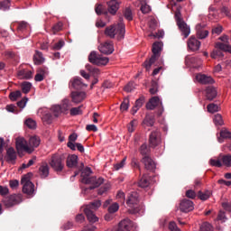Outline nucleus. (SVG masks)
I'll return each mask as SVG.
<instances>
[{
  "mask_svg": "<svg viewBox=\"0 0 231 231\" xmlns=\"http://www.w3.org/2000/svg\"><path fill=\"white\" fill-rule=\"evenodd\" d=\"M217 97V90L214 87H208L206 88V98L207 100L212 101Z\"/></svg>",
  "mask_w": 231,
  "mask_h": 231,
  "instance_id": "393cba45",
  "label": "nucleus"
},
{
  "mask_svg": "<svg viewBox=\"0 0 231 231\" xmlns=\"http://www.w3.org/2000/svg\"><path fill=\"white\" fill-rule=\"evenodd\" d=\"M141 12L142 14H149V12H151V6L147 4L142 5Z\"/></svg>",
  "mask_w": 231,
  "mask_h": 231,
  "instance_id": "774afa93",
  "label": "nucleus"
},
{
  "mask_svg": "<svg viewBox=\"0 0 231 231\" xmlns=\"http://www.w3.org/2000/svg\"><path fill=\"white\" fill-rule=\"evenodd\" d=\"M213 122L215 125H223V124H225L223 121V116L220 114L215 115Z\"/></svg>",
  "mask_w": 231,
  "mask_h": 231,
  "instance_id": "8fccbe9b",
  "label": "nucleus"
},
{
  "mask_svg": "<svg viewBox=\"0 0 231 231\" xmlns=\"http://www.w3.org/2000/svg\"><path fill=\"white\" fill-rule=\"evenodd\" d=\"M10 193V189L8 187L1 186L0 185V196L6 198V195Z\"/></svg>",
  "mask_w": 231,
  "mask_h": 231,
  "instance_id": "680f3d73",
  "label": "nucleus"
},
{
  "mask_svg": "<svg viewBox=\"0 0 231 231\" xmlns=\"http://www.w3.org/2000/svg\"><path fill=\"white\" fill-rule=\"evenodd\" d=\"M98 50L101 53H104L105 55H111V53L115 51V49L113 47V42H105L98 47Z\"/></svg>",
  "mask_w": 231,
  "mask_h": 231,
  "instance_id": "4468645a",
  "label": "nucleus"
},
{
  "mask_svg": "<svg viewBox=\"0 0 231 231\" xmlns=\"http://www.w3.org/2000/svg\"><path fill=\"white\" fill-rule=\"evenodd\" d=\"M95 12L97 14V15H107L108 12L106 9V7L104 5H102V4H97L95 6Z\"/></svg>",
  "mask_w": 231,
  "mask_h": 231,
  "instance_id": "2f4dec72",
  "label": "nucleus"
},
{
  "mask_svg": "<svg viewBox=\"0 0 231 231\" xmlns=\"http://www.w3.org/2000/svg\"><path fill=\"white\" fill-rule=\"evenodd\" d=\"M145 102V97L143 96L140 97L136 101H135V107H142L143 106V103Z\"/></svg>",
  "mask_w": 231,
  "mask_h": 231,
  "instance_id": "0e129e2a",
  "label": "nucleus"
},
{
  "mask_svg": "<svg viewBox=\"0 0 231 231\" xmlns=\"http://www.w3.org/2000/svg\"><path fill=\"white\" fill-rule=\"evenodd\" d=\"M196 31L198 39H207L208 37V30L205 29V25L197 24Z\"/></svg>",
  "mask_w": 231,
  "mask_h": 231,
  "instance_id": "412c9836",
  "label": "nucleus"
},
{
  "mask_svg": "<svg viewBox=\"0 0 231 231\" xmlns=\"http://www.w3.org/2000/svg\"><path fill=\"white\" fill-rule=\"evenodd\" d=\"M223 51H225L216 48L210 54L211 59H223L225 57Z\"/></svg>",
  "mask_w": 231,
  "mask_h": 231,
  "instance_id": "f704fd0d",
  "label": "nucleus"
},
{
  "mask_svg": "<svg viewBox=\"0 0 231 231\" xmlns=\"http://www.w3.org/2000/svg\"><path fill=\"white\" fill-rule=\"evenodd\" d=\"M159 106L158 116H162L163 113V106L162 105V101H160V97H152L149 102L146 104V109L152 111Z\"/></svg>",
  "mask_w": 231,
  "mask_h": 231,
  "instance_id": "9b49d317",
  "label": "nucleus"
},
{
  "mask_svg": "<svg viewBox=\"0 0 231 231\" xmlns=\"http://www.w3.org/2000/svg\"><path fill=\"white\" fill-rule=\"evenodd\" d=\"M100 207H102L100 200H94L86 206L84 212L89 223H97V221H98L97 215H95V210H98Z\"/></svg>",
  "mask_w": 231,
  "mask_h": 231,
  "instance_id": "20e7f679",
  "label": "nucleus"
},
{
  "mask_svg": "<svg viewBox=\"0 0 231 231\" xmlns=\"http://www.w3.org/2000/svg\"><path fill=\"white\" fill-rule=\"evenodd\" d=\"M33 174L32 172H29L22 177L21 184L23 185V194H28V196H32L33 192L35 191V185L32 184V182L30 181Z\"/></svg>",
  "mask_w": 231,
  "mask_h": 231,
  "instance_id": "6e6552de",
  "label": "nucleus"
},
{
  "mask_svg": "<svg viewBox=\"0 0 231 231\" xmlns=\"http://www.w3.org/2000/svg\"><path fill=\"white\" fill-rule=\"evenodd\" d=\"M72 88L74 89H82L83 88H88V85L82 82V79L75 78L72 81Z\"/></svg>",
  "mask_w": 231,
  "mask_h": 231,
  "instance_id": "c85d7f7f",
  "label": "nucleus"
},
{
  "mask_svg": "<svg viewBox=\"0 0 231 231\" xmlns=\"http://www.w3.org/2000/svg\"><path fill=\"white\" fill-rule=\"evenodd\" d=\"M107 4V11L108 14H111V15H116V12H118V8H120V4L116 2V0H110L106 2Z\"/></svg>",
  "mask_w": 231,
  "mask_h": 231,
  "instance_id": "aec40b11",
  "label": "nucleus"
},
{
  "mask_svg": "<svg viewBox=\"0 0 231 231\" xmlns=\"http://www.w3.org/2000/svg\"><path fill=\"white\" fill-rule=\"evenodd\" d=\"M199 231H212V225H210V223L204 222L200 226V230Z\"/></svg>",
  "mask_w": 231,
  "mask_h": 231,
  "instance_id": "052dcab7",
  "label": "nucleus"
},
{
  "mask_svg": "<svg viewBox=\"0 0 231 231\" xmlns=\"http://www.w3.org/2000/svg\"><path fill=\"white\" fill-rule=\"evenodd\" d=\"M125 158H124L120 162L114 165L115 171H120V169H123L124 165H125Z\"/></svg>",
  "mask_w": 231,
  "mask_h": 231,
  "instance_id": "69168bd1",
  "label": "nucleus"
},
{
  "mask_svg": "<svg viewBox=\"0 0 231 231\" xmlns=\"http://www.w3.org/2000/svg\"><path fill=\"white\" fill-rule=\"evenodd\" d=\"M71 98H72V102H74V104H80V102H82V100H84V98H86V93L79 92V91L72 92Z\"/></svg>",
  "mask_w": 231,
  "mask_h": 231,
  "instance_id": "5701e85b",
  "label": "nucleus"
},
{
  "mask_svg": "<svg viewBox=\"0 0 231 231\" xmlns=\"http://www.w3.org/2000/svg\"><path fill=\"white\" fill-rule=\"evenodd\" d=\"M156 122V119L154 118V116L152 115H146L143 124V125H147V127H152Z\"/></svg>",
  "mask_w": 231,
  "mask_h": 231,
  "instance_id": "c756f323",
  "label": "nucleus"
},
{
  "mask_svg": "<svg viewBox=\"0 0 231 231\" xmlns=\"http://www.w3.org/2000/svg\"><path fill=\"white\" fill-rule=\"evenodd\" d=\"M88 62L95 64L96 66H106L109 62V58L104 57L93 51L88 55Z\"/></svg>",
  "mask_w": 231,
  "mask_h": 231,
  "instance_id": "1a4fd4ad",
  "label": "nucleus"
},
{
  "mask_svg": "<svg viewBox=\"0 0 231 231\" xmlns=\"http://www.w3.org/2000/svg\"><path fill=\"white\" fill-rule=\"evenodd\" d=\"M121 111H127L129 109V98L125 97L120 106Z\"/></svg>",
  "mask_w": 231,
  "mask_h": 231,
  "instance_id": "13d9d810",
  "label": "nucleus"
},
{
  "mask_svg": "<svg viewBox=\"0 0 231 231\" xmlns=\"http://www.w3.org/2000/svg\"><path fill=\"white\" fill-rule=\"evenodd\" d=\"M82 107H84L82 105L78 107H72L70 109L71 116H77L78 115H82Z\"/></svg>",
  "mask_w": 231,
  "mask_h": 231,
  "instance_id": "a18cd8bd",
  "label": "nucleus"
},
{
  "mask_svg": "<svg viewBox=\"0 0 231 231\" xmlns=\"http://www.w3.org/2000/svg\"><path fill=\"white\" fill-rule=\"evenodd\" d=\"M196 79L199 84L207 85V84H214V79L212 77L205 75V74H198Z\"/></svg>",
  "mask_w": 231,
  "mask_h": 231,
  "instance_id": "4be33fe9",
  "label": "nucleus"
},
{
  "mask_svg": "<svg viewBox=\"0 0 231 231\" xmlns=\"http://www.w3.org/2000/svg\"><path fill=\"white\" fill-rule=\"evenodd\" d=\"M5 57H8V59H11L15 64H18L19 62V56L15 54L14 51H5Z\"/></svg>",
  "mask_w": 231,
  "mask_h": 231,
  "instance_id": "ea45409f",
  "label": "nucleus"
},
{
  "mask_svg": "<svg viewBox=\"0 0 231 231\" xmlns=\"http://www.w3.org/2000/svg\"><path fill=\"white\" fill-rule=\"evenodd\" d=\"M22 95H23V93H21V90L13 91L9 94V98L13 102H15V100H17V98H21Z\"/></svg>",
  "mask_w": 231,
  "mask_h": 231,
  "instance_id": "79ce46f5",
  "label": "nucleus"
},
{
  "mask_svg": "<svg viewBox=\"0 0 231 231\" xmlns=\"http://www.w3.org/2000/svg\"><path fill=\"white\" fill-rule=\"evenodd\" d=\"M123 15L126 21H133V10H131L130 7L124 9Z\"/></svg>",
  "mask_w": 231,
  "mask_h": 231,
  "instance_id": "4c0bfd02",
  "label": "nucleus"
},
{
  "mask_svg": "<svg viewBox=\"0 0 231 231\" xmlns=\"http://www.w3.org/2000/svg\"><path fill=\"white\" fill-rule=\"evenodd\" d=\"M136 125H138V121L136 119L132 120L128 125V131L130 133H134V130L136 129Z\"/></svg>",
  "mask_w": 231,
  "mask_h": 231,
  "instance_id": "6e6d98bb",
  "label": "nucleus"
},
{
  "mask_svg": "<svg viewBox=\"0 0 231 231\" xmlns=\"http://www.w3.org/2000/svg\"><path fill=\"white\" fill-rule=\"evenodd\" d=\"M207 109L208 113H217V111H219V106L214 103H210L208 105Z\"/></svg>",
  "mask_w": 231,
  "mask_h": 231,
  "instance_id": "de8ad7c7",
  "label": "nucleus"
},
{
  "mask_svg": "<svg viewBox=\"0 0 231 231\" xmlns=\"http://www.w3.org/2000/svg\"><path fill=\"white\" fill-rule=\"evenodd\" d=\"M162 48H163V43L162 42H156L152 44V55L150 60H146L143 63L146 71H149L151 69V66H152V64H154L158 60V59H160Z\"/></svg>",
  "mask_w": 231,
  "mask_h": 231,
  "instance_id": "7ed1b4c3",
  "label": "nucleus"
},
{
  "mask_svg": "<svg viewBox=\"0 0 231 231\" xmlns=\"http://www.w3.org/2000/svg\"><path fill=\"white\" fill-rule=\"evenodd\" d=\"M140 203V195L136 191H132L126 198V205L130 209L131 214L138 212V205Z\"/></svg>",
  "mask_w": 231,
  "mask_h": 231,
  "instance_id": "423d86ee",
  "label": "nucleus"
},
{
  "mask_svg": "<svg viewBox=\"0 0 231 231\" xmlns=\"http://www.w3.org/2000/svg\"><path fill=\"white\" fill-rule=\"evenodd\" d=\"M81 172V183H84L85 185H91L88 189L89 190H93L94 189H97V187H100L102 183H104V179L102 177H99L97 179L95 176H91V173L93 172L91 171V168H86L84 170V163H81L79 167V171H76L74 172V175L71 177V180L77 178L79 174Z\"/></svg>",
  "mask_w": 231,
  "mask_h": 231,
  "instance_id": "f257e3e1",
  "label": "nucleus"
},
{
  "mask_svg": "<svg viewBox=\"0 0 231 231\" xmlns=\"http://www.w3.org/2000/svg\"><path fill=\"white\" fill-rule=\"evenodd\" d=\"M174 17L180 32H181L184 39H187V37L190 35V27L183 20V16L181 15V7H177Z\"/></svg>",
  "mask_w": 231,
  "mask_h": 231,
  "instance_id": "39448f33",
  "label": "nucleus"
},
{
  "mask_svg": "<svg viewBox=\"0 0 231 231\" xmlns=\"http://www.w3.org/2000/svg\"><path fill=\"white\" fill-rule=\"evenodd\" d=\"M199 199H201V201H207V199H208V198H210V196H212V191L210 190H205V192L203 191H199L197 194Z\"/></svg>",
  "mask_w": 231,
  "mask_h": 231,
  "instance_id": "473e14b6",
  "label": "nucleus"
},
{
  "mask_svg": "<svg viewBox=\"0 0 231 231\" xmlns=\"http://www.w3.org/2000/svg\"><path fill=\"white\" fill-rule=\"evenodd\" d=\"M10 8V0H0V10H8Z\"/></svg>",
  "mask_w": 231,
  "mask_h": 231,
  "instance_id": "4d7b16f0",
  "label": "nucleus"
},
{
  "mask_svg": "<svg viewBox=\"0 0 231 231\" xmlns=\"http://www.w3.org/2000/svg\"><path fill=\"white\" fill-rule=\"evenodd\" d=\"M16 149L17 151H30L26 140H24L23 137L16 139Z\"/></svg>",
  "mask_w": 231,
  "mask_h": 231,
  "instance_id": "b1692460",
  "label": "nucleus"
},
{
  "mask_svg": "<svg viewBox=\"0 0 231 231\" xmlns=\"http://www.w3.org/2000/svg\"><path fill=\"white\" fill-rule=\"evenodd\" d=\"M118 208H120L118 203H114L108 207V212L110 214H115V212H118Z\"/></svg>",
  "mask_w": 231,
  "mask_h": 231,
  "instance_id": "bf43d9fd",
  "label": "nucleus"
},
{
  "mask_svg": "<svg viewBox=\"0 0 231 231\" xmlns=\"http://www.w3.org/2000/svg\"><path fill=\"white\" fill-rule=\"evenodd\" d=\"M32 89V83L30 82H23L22 84V91L23 93H24L25 95L30 93V90Z\"/></svg>",
  "mask_w": 231,
  "mask_h": 231,
  "instance_id": "3c124183",
  "label": "nucleus"
},
{
  "mask_svg": "<svg viewBox=\"0 0 231 231\" xmlns=\"http://www.w3.org/2000/svg\"><path fill=\"white\" fill-rule=\"evenodd\" d=\"M134 90V82H129L125 87V91L126 93H131V91Z\"/></svg>",
  "mask_w": 231,
  "mask_h": 231,
  "instance_id": "338daca9",
  "label": "nucleus"
},
{
  "mask_svg": "<svg viewBox=\"0 0 231 231\" xmlns=\"http://www.w3.org/2000/svg\"><path fill=\"white\" fill-rule=\"evenodd\" d=\"M222 165H226V167H231V155H224L222 157Z\"/></svg>",
  "mask_w": 231,
  "mask_h": 231,
  "instance_id": "603ef678",
  "label": "nucleus"
},
{
  "mask_svg": "<svg viewBox=\"0 0 231 231\" xmlns=\"http://www.w3.org/2000/svg\"><path fill=\"white\" fill-rule=\"evenodd\" d=\"M218 39L221 42H216L215 48H217V50H222L226 53L231 54V45H230V42H228L229 40L228 36L224 35L219 37Z\"/></svg>",
  "mask_w": 231,
  "mask_h": 231,
  "instance_id": "f8f14e48",
  "label": "nucleus"
},
{
  "mask_svg": "<svg viewBox=\"0 0 231 231\" xmlns=\"http://www.w3.org/2000/svg\"><path fill=\"white\" fill-rule=\"evenodd\" d=\"M53 116H55L51 115V113H46L42 117V120L43 124H47V125H50V124H51V122H53Z\"/></svg>",
  "mask_w": 231,
  "mask_h": 231,
  "instance_id": "e433bc0d",
  "label": "nucleus"
},
{
  "mask_svg": "<svg viewBox=\"0 0 231 231\" xmlns=\"http://www.w3.org/2000/svg\"><path fill=\"white\" fill-rule=\"evenodd\" d=\"M60 107H61V111H63V113L69 111L71 107V101H69V99H63Z\"/></svg>",
  "mask_w": 231,
  "mask_h": 231,
  "instance_id": "72a5a7b5",
  "label": "nucleus"
},
{
  "mask_svg": "<svg viewBox=\"0 0 231 231\" xmlns=\"http://www.w3.org/2000/svg\"><path fill=\"white\" fill-rule=\"evenodd\" d=\"M64 160H66L64 155L53 154L50 161V166L59 174L64 171Z\"/></svg>",
  "mask_w": 231,
  "mask_h": 231,
  "instance_id": "0eeeda50",
  "label": "nucleus"
},
{
  "mask_svg": "<svg viewBox=\"0 0 231 231\" xmlns=\"http://www.w3.org/2000/svg\"><path fill=\"white\" fill-rule=\"evenodd\" d=\"M33 62L34 64H42L44 62V58L42 57V52L36 51L33 56Z\"/></svg>",
  "mask_w": 231,
  "mask_h": 231,
  "instance_id": "c9c22d12",
  "label": "nucleus"
},
{
  "mask_svg": "<svg viewBox=\"0 0 231 231\" xmlns=\"http://www.w3.org/2000/svg\"><path fill=\"white\" fill-rule=\"evenodd\" d=\"M200 46L201 42L198 41L195 36H190L188 40V48L191 50V51H198Z\"/></svg>",
  "mask_w": 231,
  "mask_h": 231,
  "instance_id": "6ab92c4d",
  "label": "nucleus"
},
{
  "mask_svg": "<svg viewBox=\"0 0 231 231\" xmlns=\"http://www.w3.org/2000/svg\"><path fill=\"white\" fill-rule=\"evenodd\" d=\"M180 208L181 212H192V210H194V202H192V200L184 199L182 201H180Z\"/></svg>",
  "mask_w": 231,
  "mask_h": 231,
  "instance_id": "dca6fc26",
  "label": "nucleus"
},
{
  "mask_svg": "<svg viewBox=\"0 0 231 231\" xmlns=\"http://www.w3.org/2000/svg\"><path fill=\"white\" fill-rule=\"evenodd\" d=\"M17 75L20 77V79H25L26 80H29V79L33 77V73L28 69H20Z\"/></svg>",
  "mask_w": 231,
  "mask_h": 231,
  "instance_id": "bb28decb",
  "label": "nucleus"
},
{
  "mask_svg": "<svg viewBox=\"0 0 231 231\" xmlns=\"http://www.w3.org/2000/svg\"><path fill=\"white\" fill-rule=\"evenodd\" d=\"M151 185V177L147 174H143L141 180L138 182V186L141 189H147Z\"/></svg>",
  "mask_w": 231,
  "mask_h": 231,
  "instance_id": "a878e982",
  "label": "nucleus"
},
{
  "mask_svg": "<svg viewBox=\"0 0 231 231\" xmlns=\"http://www.w3.org/2000/svg\"><path fill=\"white\" fill-rule=\"evenodd\" d=\"M209 165H211V167L221 168L223 167V162L219 159H210Z\"/></svg>",
  "mask_w": 231,
  "mask_h": 231,
  "instance_id": "09e8293b",
  "label": "nucleus"
},
{
  "mask_svg": "<svg viewBox=\"0 0 231 231\" xmlns=\"http://www.w3.org/2000/svg\"><path fill=\"white\" fill-rule=\"evenodd\" d=\"M86 69H88V71H89V73H91V75H93L94 77H97V75L100 73V70L98 69L94 68L91 65H87Z\"/></svg>",
  "mask_w": 231,
  "mask_h": 231,
  "instance_id": "864d4df0",
  "label": "nucleus"
},
{
  "mask_svg": "<svg viewBox=\"0 0 231 231\" xmlns=\"http://www.w3.org/2000/svg\"><path fill=\"white\" fill-rule=\"evenodd\" d=\"M24 124L29 129H35L37 127V123L32 118L26 119Z\"/></svg>",
  "mask_w": 231,
  "mask_h": 231,
  "instance_id": "c03bdc74",
  "label": "nucleus"
},
{
  "mask_svg": "<svg viewBox=\"0 0 231 231\" xmlns=\"http://www.w3.org/2000/svg\"><path fill=\"white\" fill-rule=\"evenodd\" d=\"M17 160V152L13 147H10L6 150L5 161L7 163L15 164Z\"/></svg>",
  "mask_w": 231,
  "mask_h": 231,
  "instance_id": "f3484780",
  "label": "nucleus"
},
{
  "mask_svg": "<svg viewBox=\"0 0 231 231\" xmlns=\"http://www.w3.org/2000/svg\"><path fill=\"white\" fill-rule=\"evenodd\" d=\"M141 162L143 163L144 169H146V171H150V172H152L156 169V163L151 156L143 157Z\"/></svg>",
  "mask_w": 231,
  "mask_h": 231,
  "instance_id": "2eb2a0df",
  "label": "nucleus"
},
{
  "mask_svg": "<svg viewBox=\"0 0 231 231\" xmlns=\"http://www.w3.org/2000/svg\"><path fill=\"white\" fill-rule=\"evenodd\" d=\"M51 111L53 112V116H55V118H57V116H59V115H60L61 113H64L62 111V108L60 107V105L52 106Z\"/></svg>",
  "mask_w": 231,
  "mask_h": 231,
  "instance_id": "37998d69",
  "label": "nucleus"
},
{
  "mask_svg": "<svg viewBox=\"0 0 231 231\" xmlns=\"http://www.w3.org/2000/svg\"><path fill=\"white\" fill-rule=\"evenodd\" d=\"M60 30H62V23H58L52 27V32L54 35L59 33Z\"/></svg>",
  "mask_w": 231,
  "mask_h": 231,
  "instance_id": "e2e57ef3",
  "label": "nucleus"
},
{
  "mask_svg": "<svg viewBox=\"0 0 231 231\" xmlns=\"http://www.w3.org/2000/svg\"><path fill=\"white\" fill-rule=\"evenodd\" d=\"M162 142V133L160 130L155 129L152 131V133L149 135V145L150 147H158L160 145V143Z\"/></svg>",
  "mask_w": 231,
  "mask_h": 231,
  "instance_id": "ddd939ff",
  "label": "nucleus"
},
{
  "mask_svg": "<svg viewBox=\"0 0 231 231\" xmlns=\"http://www.w3.org/2000/svg\"><path fill=\"white\" fill-rule=\"evenodd\" d=\"M140 152L142 154V156H149V154L151 153V148H149V146H147V144L143 143L141 147H140Z\"/></svg>",
  "mask_w": 231,
  "mask_h": 231,
  "instance_id": "a19ab883",
  "label": "nucleus"
},
{
  "mask_svg": "<svg viewBox=\"0 0 231 231\" xmlns=\"http://www.w3.org/2000/svg\"><path fill=\"white\" fill-rule=\"evenodd\" d=\"M21 201H22L21 195H17V194L4 197L2 199V203L4 207H5V208H12V207H15V205H19Z\"/></svg>",
  "mask_w": 231,
  "mask_h": 231,
  "instance_id": "9d476101",
  "label": "nucleus"
},
{
  "mask_svg": "<svg viewBox=\"0 0 231 231\" xmlns=\"http://www.w3.org/2000/svg\"><path fill=\"white\" fill-rule=\"evenodd\" d=\"M29 145L31 147H37L41 145V138L39 136H32L29 139Z\"/></svg>",
  "mask_w": 231,
  "mask_h": 231,
  "instance_id": "58836bf2",
  "label": "nucleus"
},
{
  "mask_svg": "<svg viewBox=\"0 0 231 231\" xmlns=\"http://www.w3.org/2000/svg\"><path fill=\"white\" fill-rule=\"evenodd\" d=\"M27 28H28V23L26 22H20L17 24V32H26Z\"/></svg>",
  "mask_w": 231,
  "mask_h": 231,
  "instance_id": "5fc2aeb1",
  "label": "nucleus"
},
{
  "mask_svg": "<svg viewBox=\"0 0 231 231\" xmlns=\"http://www.w3.org/2000/svg\"><path fill=\"white\" fill-rule=\"evenodd\" d=\"M39 174L41 178H48L50 176V167L48 164H43L39 168Z\"/></svg>",
  "mask_w": 231,
  "mask_h": 231,
  "instance_id": "7c9ffc66",
  "label": "nucleus"
},
{
  "mask_svg": "<svg viewBox=\"0 0 231 231\" xmlns=\"http://www.w3.org/2000/svg\"><path fill=\"white\" fill-rule=\"evenodd\" d=\"M44 73H46V70L40 69V72L35 75L34 80H36V82H42V80H44Z\"/></svg>",
  "mask_w": 231,
  "mask_h": 231,
  "instance_id": "49530a36",
  "label": "nucleus"
},
{
  "mask_svg": "<svg viewBox=\"0 0 231 231\" xmlns=\"http://www.w3.org/2000/svg\"><path fill=\"white\" fill-rule=\"evenodd\" d=\"M223 140H231V132L228 129L223 128L220 131V138H218L219 143H223Z\"/></svg>",
  "mask_w": 231,
  "mask_h": 231,
  "instance_id": "cd10ccee",
  "label": "nucleus"
},
{
  "mask_svg": "<svg viewBox=\"0 0 231 231\" xmlns=\"http://www.w3.org/2000/svg\"><path fill=\"white\" fill-rule=\"evenodd\" d=\"M79 165V156L76 154H69L66 160V166L69 169H77Z\"/></svg>",
  "mask_w": 231,
  "mask_h": 231,
  "instance_id": "a211bd4d",
  "label": "nucleus"
},
{
  "mask_svg": "<svg viewBox=\"0 0 231 231\" xmlns=\"http://www.w3.org/2000/svg\"><path fill=\"white\" fill-rule=\"evenodd\" d=\"M106 37L109 39H115L116 37L117 41H122L125 37V23H124V18H119V23L117 24H112L105 29Z\"/></svg>",
  "mask_w": 231,
  "mask_h": 231,
  "instance_id": "f03ea898",
  "label": "nucleus"
}]
</instances>
